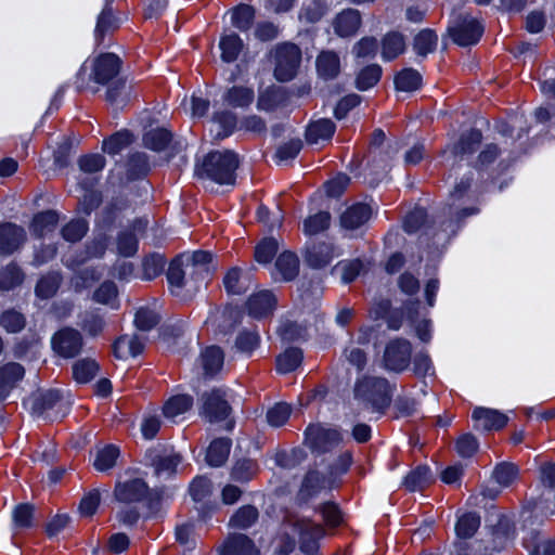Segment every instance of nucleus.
Returning a JSON list of instances; mask_svg holds the SVG:
<instances>
[{"label":"nucleus","mask_w":555,"mask_h":555,"mask_svg":"<svg viewBox=\"0 0 555 555\" xmlns=\"http://www.w3.org/2000/svg\"><path fill=\"white\" fill-rule=\"evenodd\" d=\"M150 170L146 156L143 153H134L129 156L127 163V177L129 180L139 179Z\"/></svg>","instance_id":"42"},{"label":"nucleus","mask_w":555,"mask_h":555,"mask_svg":"<svg viewBox=\"0 0 555 555\" xmlns=\"http://www.w3.org/2000/svg\"><path fill=\"white\" fill-rule=\"evenodd\" d=\"M214 121L218 124L216 138L223 139L228 137L236 126V116L231 112H221L214 115Z\"/></svg>","instance_id":"52"},{"label":"nucleus","mask_w":555,"mask_h":555,"mask_svg":"<svg viewBox=\"0 0 555 555\" xmlns=\"http://www.w3.org/2000/svg\"><path fill=\"white\" fill-rule=\"evenodd\" d=\"M380 75H382L380 66H378L376 64L367 65L366 67L361 69V72L359 73L357 80H356L357 87L360 90H367V89L372 88L373 86H375L379 81Z\"/></svg>","instance_id":"43"},{"label":"nucleus","mask_w":555,"mask_h":555,"mask_svg":"<svg viewBox=\"0 0 555 555\" xmlns=\"http://www.w3.org/2000/svg\"><path fill=\"white\" fill-rule=\"evenodd\" d=\"M149 494V487L142 479H131L117 482L114 489V498L120 503H135L142 501Z\"/></svg>","instance_id":"10"},{"label":"nucleus","mask_w":555,"mask_h":555,"mask_svg":"<svg viewBox=\"0 0 555 555\" xmlns=\"http://www.w3.org/2000/svg\"><path fill=\"white\" fill-rule=\"evenodd\" d=\"M411 344L402 338L390 341L384 352L385 367L391 371L401 372L408 367L411 361Z\"/></svg>","instance_id":"8"},{"label":"nucleus","mask_w":555,"mask_h":555,"mask_svg":"<svg viewBox=\"0 0 555 555\" xmlns=\"http://www.w3.org/2000/svg\"><path fill=\"white\" fill-rule=\"evenodd\" d=\"M302 359L304 354L301 349L289 347L276 357V370L282 374L293 372L300 365Z\"/></svg>","instance_id":"25"},{"label":"nucleus","mask_w":555,"mask_h":555,"mask_svg":"<svg viewBox=\"0 0 555 555\" xmlns=\"http://www.w3.org/2000/svg\"><path fill=\"white\" fill-rule=\"evenodd\" d=\"M452 40L461 46L467 47L479 41L483 33V26L477 18L469 15L460 16L448 29Z\"/></svg>","instance_id":"6"},{"label":"nucleus","mask_w":555,"mask_h":555,"mask_svg":"<svg viewBox=\"0 0 555 555\" xmlns=\"http://www.w3.org/2000/svg\"><path fill=\"white\" fill-rule=\"evenodd\" d=\"M62 282V276L59 273L51 272L42 276L36 285V295L41 299H49L53 297Z\"/></svg>","instance_id":"33"},{"label":"nucleus","mask_w":555,"mask_h":555,"mask_svg":"<svg viewBox=\"0 0 555 555\" xmlns=\"http://www.w3.org/2000/svg\"><path fill=\"white\" fill-rule=\"evenodd\" d=\"M305 454L300 449H293L291 451H279L275 454V463L284 469H291L301 463Z\"/></svg>","instance_id":"56"},{"label":"nucleus","mask_w":555,"mask_h":555,"mask_svg":"<svg viewBox=\"0 0 555 555\" xmlns=\"http://www.w3.org/2000/svg\"><path fill=\"white\" fill-rule=\"evenodd\" d=\"M224 99L231 106L245 107L254 101V91L247 87H233L227 92Z\"/></svg>","instance_id":"41"},{"label":"nucleus","mask_w":555,"mask_h":555,"mask_svg":"<svg viewBox=\"0 0 555 555\" xmlns=\"http://www.w3.org/2000/svg\"><path fill=\"white\" fill-rule=\"evenodd\" d=\"M220 49L222 50V60L224 62H234L243 49V41L236 34H231L222 37L220 41Z\"/></svg>","instance_id":"37"},{"label":"nucleus","mask_w":555,"mask_h":555,"mask_svg":"<svg viewBox=\"0 0 555 555\" xmlns=\"http://www.w3.org/2000/svg\"><path fill=\"white\" fill-rule=\"evenodd\" d=\"M480 525V518L475 513L463 515L456 524V533L460 538H470L477 531Z\"/></svg>","instance_id":"51"},{"label":"nucleus","mask_w":555,"mask_h":555,"mask_svg":"<svg viewBox=\"0 0 555 555\" xmlns=\"http://www.w3.org/2000/svg\"><path fill=\"white\" fill-rule=\"evenodd\" d=\"M518 467L512 463H501L495 466L493 470V478L495 481L503 486H511L518 477Z\"/></svg>","instance_id":"45"},{"label":"nucleus","mask_w":555,"mask_h":555,"mask_svg":"<svg viewBox=\"0 0 555 555\" xmlns=\"http://www.w3.org/2000/svg\"><path fill=\"white\" fill-rule=\"evenodd\" d=\"M275 305L276 299L269 291H261L251 295L246 302L249 315L256 319L271 314Z\"/></svg>","instance_id":"13"},{"label":"nucleus","mask_w":555,"mask_h":555,"mask_svg":"<svg viewBox=\"0 0 555 555\" xmlns=\"http://www.w3.org/2000/svg\"><path fill=\"white\" fill-rule=\"evenodd\" d=\"M336 129L331 119H320L311 122L306 131V140L310 144H315L320 140H330Z\"/></svg>","instance_id":"21"},{"label":"nucleus","mask_w":555,"mask_h":555,"mask_svg":"<svg viewBox=\"0 0 555 555\" xmlns=\"http://www.w3.org/2000/svg\"><path fill=\"white\" fill-rule=\"evenodd\" d=\"M353 395L357 400L380 413L391 403V387L386 378L378 376H363L358 379Z\"/></svg>","instance_id":"1"},{"label":"nucleus","mask_w":555,"mask_h":555,"mask_svg":"<svg viewBox=\"0 0 555 555\" xmlns=\"http://www.w3.org/2000/svg\"><path fill=\"white\" fill-rule=\"evenodd\" d=\"M361 25L359 11L348 9L337 15L334 22L335 31L341 37L353 35Z\"/></svg>","instance_id":"17"},{"label":"nucleus","mask_w":555,"mask_h":555,"mask_svg":"<svg viewBox=\"0 0 555 555\" xmlns=\"http://www.w3.org/2000/svg\"><path fill=\"white\" fill-rule=\"evenodd\" d=\"M193 405V398L188 395H178L168 399L163 406V414L167 418H173L185 413Z\"/></svg>","instance_id":"31"},{"label":"nucleus","mask_w":555,"mask_h":555,"mask_svg":"<svg viewBox=\"0 0 555 555\" xmlns=\"http://www.w3.org/2000/svg\"><path fill=\"white\" fill-rule=\"evenodd\" d=\"M422 83V76L420 73L413 68H405L401 70L396 77H395V85L397 90L404 91V92H411L416 89Z\"/></svg>","instance_id":"36"},{"label":"nucleus","mask_w":555,"mask_h":555,"mask_svg":"<svg viewBox=\"0 0 555 555\" xmlns=\"http://www.w3.org/2000/svg\"><path fill=\"white\" fill-rule=\"evenodd\" d=\"M238 167V158L231 151L211 152L197 169L199 177H207L220 184L234 183V172Z\"/></svg>","instance_id":"2"},{"label":"nucleus","mask_w":555,"mask_h":555,"mask_svg":"<svg viewBox=\"0 0 555 555\" xmlns=\"http://www.w3.org/2000/svg\"><path fill=\"white\" fill-rule=\"evenodd\" d=\"M128 348L129 354L135 357L144 349V340L138 335H125L119 337L114 345V353L117 358H122V349Z\"/></svg>","instance_id":"34"},{"label":"nucleus","mask_w":555,"mask_h":555,"mask_svg":"<svg viewBox=\"0 0 555 555\" xmlns=\"http://www.w3.org/2000/svg\"><path fill=\"white\" fill-rule=\"evenodd\" d=\"M59 221V215L54 210H47L34 217L31 230L36 235H43L44 232L52 231Z\"/></svg>","instance_id":"39"},{"label":"nucleus","mask_w":555,"mask_h":555,"mask_svg":"<svg viewBox=\"0 0 555 555\" xmlns=\"http://www.w3.org/2000/svg\"><path fill=\"white\" fill-rule=\"evenodd\" d=\"M275 268L284 281H292L299 273V259L294 253L284 251L278 257Z\"/></svg>","instance_id":"26"},{"label":"nucleus","mask_w":555,"mask_h":555,"mask_svg":"<svg viewBox=\"0 0 555 555\" xmlns=\"http://www.w3.org/2000/svg\"><path fill=\"white\" fill-rule=\"evenodd\" d=\"M143 140L145 146L160 152L165 150L172 141V134L167 129L156 128L147 131L144 134Z\"/></svg>","instance_id":"35"},{"label":"nucleus","mask_w":555,"mask_h":555,"mask_svg":"<svg viewBox=\"0 0 555 555\" xmlns=\"http://www.w3.org/2000/svg\"><path fill=\"white\" fill-rule=\"evenodd\" d=\"M223 351L219 347H207L202 353V362L205 373L207 375H214L219 372L223 365Z\"/></svg>","instance_id":"32"},{"label":"nucleus","mask_w":555,"mask_h":555,"mask_svg":"<svg viewBox=\"0 0 555 555\" xmlns=\"http://www.w3.org/2000/svg\"><path fill=\"white\" fill-rule=\"evenodd\" d=\"M405 50V41L398 31L388 33L382 40V54L386 60H393Z\"/></svg>","instance_id":"28"},{"label":"nucleus","mask_w":555,"mask_h":555,"mask_svg":"<svg viewBox=\"0 0 555 555\" xmlns=\"http://www.w3.org/2000/svg\"><path fill=\"white\" fill-rule=\"evenodd\" d=\"M260 344V336L256 331L244 330L242 331L235 340V346L242 352L250 353Z\"/></svg>","instance_id":"55"},{"label":"nucleus","mask_w":555,"mask_h":555,"mask_svg":"<svg viewBox=\"0 0 555 555\" xmlns=\"http://www.w3.org/2000/svg\"><path fill=\"white\" fill-rule=\"evenodd\" d=\"M258 472V466L254 460H238L232 468V477L236 481H248Z\"/></svg>","instance_id":"46"},{"label":"nucleus","mask_w":555,"mask_h":555,"mask_svg":"<svg viewBox=\"0 0 555 555\" xmlns=\"http://www.w3.org/2000/svg\"><path fill=\"white\" fill-rule=\"evenodd\" d=\"M330 221V214L326 211H320L317 215L311 216L305 220L304 231L308 235L318 234L328 228Z\"/></svg>","instance_id":"49"},{"label":"nucleus","mask_w":555,"mask_h":555,"mask_svg":"<svg viewBox=\"0 0 555 555\" xmlns=\"http://www.w3.org/2000/svg\"><path fill=\"white\" fill-rule=\"evenodd\" d=\"M221 555H259V551L247 535L233 533L224 541Z\"/></svg>","instance_id":"15"},{"label":"nucleus","mask_w":555,"mask_h":555,"mask_svg":"<svg viewBox=\"0 0 555 555\" xmlns=\"http://www.w3.org/2000/svg\"><path fill=\"white\" fill-rule=\"evenodd\" d=\"M333 257V246L327 243H317L307 248L305 260L315 269L327 266Z\"/></svg>","instance_id":"18"},{"label":"nucleus","mask_w":555,"mask_h":555,"mask_svg":"<svg viewBox=\"0 0 555 555\" xmlns=\"http://www.w3.org/2000/svg\"><path fill=\"white\" fill-rule=\"evenodd\" d=\"M23 272L16 266H8L0 271V289L9 291L23 282Z\"/></svg>","instance_id":"48"},{"label":"nucleus","mask_w":555,"mask_h":555,"mask_svg":"<svg viewBox=\"0 0 555 555\" xmlns=\"http://www.w3.org/2000/svg\"><path fill=\"white\" fill-rule=\"evenodd\" d=\"M117 250L124 257H131L138 250V238L130 230L121 231L117 236Z\"/></svg>","instance_id":"47"},{"label":"nucleus","mask_w":555,"mask_h":555,"mask_svg":"<svg viewBox=\"0 0 555 555\" xmlns=\"http://www.w3.org/2000/svg\"><path fill=\"white\" fill-rule=\"evenodd\" d=\"M87 222L82 219H75L62 229L63 237L68 242L80 241L87 232Z\"/></svg>","instance_id":"61"},{"label":"nucleus","mask_w":555,"mask_h":555,"mask_svg":"<svg viewBox=\"0 0 555 555\" xmlns=\"http://www.w3.org/2000/svg\"><path fill=\"white\" fill-rule=\"evenodd\" d=\"M231 440L229 438H217L209 444L206 453V461L210 466H222L230 454Z\"/></svg>","instance_id":"20"},{"label":"nucleus","mask_w":555,"mask_h":555,"mask_svg":"<svg viewBox=\"0 0 555 555\" xmlns=\"http://www.w3.org/2000/svg\"><path fill=\"white\" fill-rule=\"evenodd\" d=\"M283 528L291 529L299 537V547L304 553L311 554L319 547V540L324 535L321 525L308 518L288 513L283 519Z\"/></svg>","instance_id":"3"},{"label":"nucleus","mask_w":555,"mask_h":555,"mask_svg":"<svg viewBox=\"0 0 555 555\" xmlns=\"http://www.w3.org/2000/svg\"><path fill=\"white\" fill-rule=\"evenodd\" d=\"M165 263L164 256L159 254H151L144 257L142 261L143 278L152 280L158 276L163 272Z\"/></svg>","instance_id":"44"},{"label":"nucleus","mask_w":555,"mask_h":555,"mask_svg":"<svg viewBox=\"0 0 555 555\" xmlns=\"http://www.w3.org/2000/svg\"><path fill=\"white\" fill-rule=\"evenodd\" d=\"M131 143V134L128 131L117 132L103 142V151L108 154H117Z\"/></svg>","instance_id":"58"},{"label":"nucleus","mask_w":555,"mask_h":555,"mask_svg":"<svg viewBox=\"0 0 555 555\" xmlns=\"http://www.w3.org/2000/svg\"><path fill=\"white\" fill-rule=\"evenodd\" d=\"M119 455V450L114 446H107L100 450L94 462L96 469L103 472L112 468Z\"/></svg>","instance_id":"59"},{"label":"nucleus","mask_w":555,"mask_h":555,"mask_svg":"<svg viewBox=\"0 0 555 555\" xmlns=\"http://www.w3.org/2000/svg\"><path fill=\"white\" fill-rule=\"evenodd\" d=\"M202 400L203 414L210 423L221 422L229 416L231 406L219 390L204 393Z\"/></svg>","instance_id":"9"},{"label":"nucleus","mask_w":555,"mask_h":555,"mask_svg":"<svg viewBox=\"0 0 555 555\" xmlns=\"http://www.w3.org/2000/svg\"><path fill=\"white\" fill-rule=\"evenodd\" d=\"M159 315L147 308H141L135 313L134 324L141 331H150L159 322Z\"/></svg>","instance_id":"62"},{"label":"nucleus","mask_w":555,"mask_h":555,"mask_svg":"<svg viewBox=\"0 0 555 555\" xmlns=\"http://www.w3.org/2000/svg\"><path fill=\"white\" fill-rule=\"evenodd\" d=\"M434 478L426 466H418L405 478V486L410 491L424 490Z\"/></svg>","instance_id":"38"},{"label":"nucleus","mask_w":555,"mask_h":555,"mask_svg":"<svg viewBox=\"0 0 555 555\" xmlns=\"http://www.w3.org/2000/svg\"><path fill=\"white\" fill-rule=\"evenodd\" d=\"M255 16V11L250 5L241 4L233 12V24L241 30H246L250 27Z\"/></svg>","instance_id":"60"},{"label":"nucleus","mask_w":555,"mask_h":555,"mask_svg":"<svg viewBox=\"0 0 555 555\" xmlns=\"http://www.w3.org/2000/svg\"><path fill=\"white\" fill-rule=\"evenodd\" d=\"M481 132L479 130H469L461 135L459 142L454 144L452 149V153L455 156H463L465 154H470L476 151V149L481 143Z\"/></svg>","instance_id":"30"},{"label":"nucleus","mask_w":555,"mask_h":555,"mask_svg":"<svg viewBox=\"0 0 555 555\" xmlns=\"http://www.w3.org/2000/svg\"><path fill=\"white\" fill-rule=\"evenodd\" d=\"M317 68L320 76L325 79L335 78L340 70V61L333 51H323L317 60Z\"/></svg>","instance_id":"22"},{"label":"nucleus","mask_w":555,"mask_h":555,"mask_svg":"<svg viewBox=\"0 0 555 555\" xmlns=\"http://www.w3.org/2000/svg\"><path fill=\"white\" fill-rule=\"evenodd\" d=\"M279 249L276 240L272 237L263 238L255 248V259L260 263H268Z\"/></svg>","instance_id":"54"},{"label":"nucleus","mask_w":555,"mask_h":555,"mask_svg":"<svg viewBox=\"0 0 555 555\" xmlns=\"http://www.w3.org/2000/svg\"><path fill=\"white\" fill-rule=\"evenodd\" d=\"M83 346V338L79 331L64 327L56 332L52 338L53 350L63 358L78 356Z\"/></svg>","instance_id":"7"},{"label":"nucleus","mask_w":555,"mask_h":555,"mask_svg":"<svg viewBox=\"0 0 555 555\" xmlns=\"http://www.w3.org/2000/svg\"><path fill=\"white\" fill-rule=\"evenodd\" d=\"M341 442V435L334 428L312 424L306 430L305 443L318 454L332 451Z\"/></svg>","instance_id":"5"},{"label":"nucleus","mask_w":555,"mask_h":555,"mask_svg":"<svg viewBox=\"0 0 555 555\" xmlns=\"http://www.w3.org/2000/svg\"><path fill=\"white\" fill-rule=\"evenodd\" d=\"M26 240V232L22 227L11 222L0 224V254L10 255L17 250Z\"/></svg>","instance_id":"11"},{"label":"nucleus","mask_w":555,"mask_h":555,"mask_svg":"<svg viewBox=\"0 0 555 555\" xmlns=\"http://www.w3.org/2000/svg\"><path fill=\"white\" fill-rule=\"evenodd\" d=\"M371 208L365 204H356L348 208L340 217L345 229L353 230L364 224L371 218Z\"/></svg>","instance_id":"19"},{"label":"nucleus","mask_w":555,"mask_h":555,"mask_svg":"<svg viewBox=\"0 0 555 555\" xmlns=\"http://www.w3.org/2000/svg\"><path fill=\"white\" fill-rule=\"evenodd\" d=\"M0 324L11 333L20 332L25 327L26 321L24 315L16 310L4 311L0 317Z\"/></svg>","instance_id":"57"},{"label":"nucleus","mask_w":555,"mask_h":555,"mask_svg":"<svg viewBox=\"0 0 555 555\" xmlns=\"http://www.w3.org/2000/svg\"><path fill=\"white\" fill-rule=\"evenodd\" d=\"M119 59L113 53L100 55L93 65V79L98 83L105 85L119 73Z\"/></svg>","instance_id":"12"},{"label":"nucleus","mask_w":555,"mask_h":555,"mask_svg":"<svg viewBox=\"0 0 555 555\" xmlns=\"http://www.w3.org/2000/svg\"><path fill=\"white\" fill-rule=\"evenodd\" d=\"M25 374L24 367L15 362L0 367V401L4 400Z\"/></svg>","instance_id":"16"},{"label":"nucleus","mask_w":555,"mask_h":555,"mask_svg":"<svg viewBox=\"0 0 555 555\" xmlns=\"http://www.w3.org/2000/svg\"><path fill=\"white\" fill-rule=\"evenodd\" d=\"M181 462V456L179 454H170V455H158L153 460V465L155 467L156 475L166 474L171 476L176 473L177 466Z\"/></svg>","instance_id":"50"},{"label":"nucleus","mask_w":555,"mask_h":555,"mask_svg":"<svg viewBox=\"0 0 555 555\" xmlns=\"http://www.w3.org/2000/svg\"><path fill=\"white\" fill-rule=\"evenodd\" d=\"M241 269L237 267L231 268L223 278V284L228 293L242 294L245 292L244 286L241 284Z\"/></svg>","instance_id":"64"},{"label":"nucleus","mask_w":555,"mask_h":555,"mask_svg":"<svg viewBox=\"0 0 555 555\" xmlns=\"http://www.w3.org/2000/svg\"><path fill=\"white\" fill-rule=\"evenodd\" d=\"M273 56L275 60V78L280 81L293 79L301 60L299 48L293 43H283L275 48Z\"/></svg>","instance_id":"4"},{"label":"nucleus","mask_w":555,"mask_h":555,"mask_svg":"<svg viewBox=\"0 0 555 555\" xmlns=\"http://www.w3.org/2000/svg\"><path fill=\"white\" fill-rule=\"evenodd\" d=\"M475 421H483V428L487 430L501 429L507 423V416L496 410L476 408L473 412Z\"/></svg>","instance_id":"23"},{"label":"nucleus","mask_w":555,"mask_h":555,"mask_svg":"<svg viewBox=\"0 0 555 555\" xmlns=\"http://www.w3.org/2000/svg\"><path fill=\"white\" fill-rule=\"evenodd\" d=\"M286 93L281 88H269L258 96L257 106L259 109L272 112L280 106L285 105Z\"/></svg>","instance_id":"24"},{"label":"nucleus","mask_w":555,"mask_h":555,"mask_svg":"<svg viewBox=\"0 0 555 555\" xmlns=\"http://www.w3.org/2000/svg\"><path fill=\"white\" fill-rule=\"evenodd\" d=\"M334 479L328 476L324 477L315 469H310L302 481L301 488L298 492V496L301 501H308L312 495L321 491L326 487H332Z\"/></svg>","instance_id":"14"},{"label":"nucleus","mask_w":555,"mask_h":555,"mask_svg":"<svg viewBox=\"0 0 555 555\" xmlns=\"http://www.w3.org/2000/svg\"><path fill=\"white\" fill-rule=\"evenodd\" d=\"M438 37L435 31L430 29H423L414 38V50L421 56H426L436 48Z\"/></svg>","instance_id":"40"},{"label":"nucleus","mask_w":555,"mask_h":555,"mask_svg":"<svg viewBox=\"0 0 555 555\" xmlns=\"http://www.w3.org/2000/svg\"><path fill=\"white\" fill-rule=\"evenodd\" d=\"M184 270H183V256H178L171 260L168 271L167 279L172 287L182 288L185 286L184 280Z\"/></svg>","instance_id":"53"},{"label":"nucleus","mask_w":555,"mask_h":555,"mask_svg":"<svg viewBox=\"0 0 555 555\" xmlns=\"http://www.w3.org/2000/svg\"><path fill=\"white\" fill-rule=\"evenodd\" d=\"M259 518V511L254 505L240 507L230 518L231 528L245 530L251 527Z\"/></svg>","instance_id":"27"},{"label":"nucleus","mask_w":555,"mask_h":555,"mask_svg":"<svg viewBox=\"0 0 555 555\" xmlns=\"http://www.w3.org/2000/svg\"><path fill=\"white\" fill-rule=\"evenodd\" d=\"M99 372V364L95 360L85 358L73 364V377L77 383L86 384L90 382Z\"/></svg>","instance_id":"29"},{"label":"nucleus","mask_w":555,"mask_h":555,"mask_svg":"<svg viewBox=\"0 0 555 555\" xmlns=\"http://www.w3.org/2000/svg\"><path fill=\"white\" fill-rule=\"evenodd\" d=\"M292 412L291 405L286 403H278L267 413V420L271 426H283L289 418Z\"/></svg>","instance_id":"63"}]
</instances>
